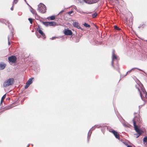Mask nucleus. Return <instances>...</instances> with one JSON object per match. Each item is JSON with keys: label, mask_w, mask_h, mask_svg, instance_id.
<instances>
[{"label": "nucleus", "mask_w": 147, "mask_h": 147, "mask_svg": "<svg viewBox=\"0 0 147 147\" xmlns=\"http://www.w3.org/2000/svg\"><path fill=\"white\" fill-rule=\"evenodd\" d=\"M14 82V80L13 78H10L5 81L3 84L4 87H7L12 85Z\"/></svg>", "instance_id": "1"}, {"label": "nucleus", "mask_w": 147, "mask_h": 147, "mask_svg": "<svg viewBox=\"0 0 147 147\" xmlns=\"http://www.w3.org/2000/svg\"><path fill=\"white\" fill-rule=\"evenodd\" d=\"M38 10L42 13H44L46 12L45 6L43 4L40 3L38 5Z\"/></svg>", "instance_id": "2"}, {"label": "nucleus", "mask_w": 147, "mask_h": 147, "mask_svg": "<svg viewBox=\"0 0 147 147\" xmlns=\"http://www.w3.org/2000/svg\"><path fill=\"white\" fill-rule=\"evenodd\" d=\"M17 58L14 55H12L9 57L8 58V61L11 64L15 63L16 61Z\"/></svg>", "instance_id": "3"}, {"label": "nucleus", "mask_w": 147, "mask_h": 147, "mask_svg": "<svg viewBox=\"0 0 147 147\" xmlns=\"http://www.w3.org/2000/svg\"><path fill=\"white\" fill-rule=\"evenodd\" d=\"M134 123V125H136V123H139L140 121V117L138 115V116H136L134 117L133 120Z\"/></svg>", "instance_id": "4"}, {"label": "nucleus", "mask_w": 147, "mask_h": 147, "mask_svg": "<svg viewBox=\"0 0 147 147\" xmlns=\"http://www.w3.org/2000/svg\"><path fill=\"white\" fill-rule=\"evenodd\" d=\"M33 78H31L28 80V81L26 82L25 87V89L27 88L32 83V80Z\"/></svg>", "instance_id": "5"}, {"label": "nucleus", "mask_w": 147, "mask_h": 147, "mask_svg": "<svg viewBox=\"0 0 147 147\" xmlns=\"http://www.w3.org/2000/svg\"><path fill=\"white\" fill-rule=\"evenodd\" d=\"M87 3L92 4L97 2L99 0H83Z\"/></svg>", "instance_id": "6"}, {"label": "nucleus", "mask_w": 147, "mask_h": 147, "mask_svg": "<svg viewBox=\"0 0 147 147\" xmlns=\"http://www.w3.org/2000/svg\"><path fill=\"white\" fill-rule=\"evenodd\" d=\"M111 132L113 133L116 138L118 139H120L119 134H118L117 131H115L113 129H112Z\"/></svg>", "instance_id": "7"}, {"label": "nucleus", "mask_w": 147, "mask_h": 147, "mask_svg": "<svg viewBox=\"0 0 147 147\" xmlns=\"http://www.w3.org/2000/svg\"><path fill=\"white\" fill-rule=\"evenodd\" d=\"M135 130L136 132L140 135L142 134V131L138 129L137 125L134 126Z\"/></svg>", "instance_id": "8"}, {"label": "nucleus", "mask_w": 147, "mask_h": 147, "mask_svg": "<svg viewBox=\"0 0 147 147\" xmlns=\"http://www.w3.org/2000/svg\"><path fill=\"white\" fill-rule=\"evenodd\" d=\"M64 34L66 35H71L72 34V32L71 30L67 29L65 30Z\"/></svg>", "instance_id": "9"}, {"label": "nucleus", "mask_w": 147, "mask_h": 147, "mask_svg": "<svg viewBox=\"0 0 147 147\" xmlns=\"http://www.w3.org/2000/svg\"><path fill=\"white\" fill-rule=\"evenodd\" d=\"M73 25L74 27L78 29L80 28L81 29L80 26V25L78 22H74L73 24Z\"/></svg>", "instance_id": "10"}, {"label": "nucleus", "mask_w": 147, "mask_h": 147, "mask_svg": "<svg viewBox=\"0 0 147 147\" xmlns=\"http://www.w3.org/2000/svg\"><path fill=\"white\" fill-rule=\"evenodd\" d=\"M39 33L43 37L44 39L45 38V35L42 30L40 29L37 30Z\"/></svg>", "instance_id": "11"}, {"label": "nucleus", "mask_w": 147, "mask_h": 147, "mask_svg": "<svg viewBox=\"0 0 147 147\" xmlns=\"http://www.w3.org/2000/svg\"><path fill=\"white\" fill-rule=\"evenodd\" d=\"M117 59V56L114 54H113V58H112V62H111V63H112V66H113V59Z\"/></svg>", "instance_id": "12"}, {"label": "nucleus", "mask_w": 147, "mask_h": 147, "mask_svg": "<svg viewBox=\"0 0 147 147\" xmlns=\"http://www.w3.org/2000/svg\"><path fill=\"white\" fill-rule=\"evenodd\" d=\"M56 23L55 22H49V26H54L56 25Z\"/></svg>", "instance_id": "13"}, {"label": "nucleus", "mask_w": 147, "mask_h": 147, "mask_svg": "<svg viewBox=\"0 0 147 147\" xmlns=\"http://www.w3.org/2000/svg\"><path fill=\"white\" fill-rule=\"evenodd\" d=\"M55 18V16H52L50 17H48L47 18L49 20H53Z\"/></svg>", "instance_id": "14"}, {"label": "nucleus", "mask_w": 147, "mask_h": 147, "mask_svg": "<svg viewBox=\"0 0 147 147\" xmlns=\"http://www.w3.org/2000/svg\"><path fill=\"white\" fill-rule=\"evenodd\" d=\"M6 94H5L2 97L1 99V105L3 102L5 98L6 97Z\"/></svg>", "instance_id": "15"}, {"label": "nucleus", "mask_w": 147, "mask_h": 147, "mask_svg": "<svg viewBox=\"0 0 147 147\" xmlns=\"http://www.w3.org/2000/svg\"><path fill=\"white\" fill-rule=\"evenodd\" d=\"M6 66V64H1V69H4L5 68Z\"/></svg>", "instance_id": "16"}, {"label": "nucleus", "mask_w": 147, "mask_h": 147, "mask_svg": "<svg viewBox=\"0 0 147 147\" xmlns=\"http://www.w3.org/2000/svg\"><path fill=\"white\" fill-rule=\"evenodd\" d=\"M10 108L8 107H5L4 109H1V112H3L5 110H7L9 109Z\"/></svg>", "instance_id": "17"}, {"label": "nucleus", "mask_w": 147, "mask_h": 147, "mask_svg": "<svg viewBox=\"0 0 147 147\" xmlns=\"http://www.w3.org/2000/svg\"><path fill=\"white\" fill-rule=\"evenodd\" d=\"M43 23L47 26H49V22H43Z\"/></svg>", "instance_id": "18"}, {"label": "nucleus", "mask_w": 147, "mask_h": 147, "mask_svg": "<svg viewBox=\"0 0 147 147\" xmlns=\"http://www.w3.org/2000/svg\"><path fill=\"white\" fill-rule=\"evenodd\" d=\"M143 141L144 144L145 142L147 143V137H146L144 138Z\"/></svg>", "instance_id": "19"}, {"label": "nucleus", "mask_w": 147, "mask_h": 147, "mask_svg": "<svg viewBox=\"0 0 147 147\" xmlns=\"http://www.w3.org/2000/svg\"><path fill=\"white\" fill-rule=\"evenodd\" d=\"M84 26L87 28H89L90 27V25L86 23H85L83 24Z\"/></svg>", "instance_id": "20"}, {"label": "nucleus", "mask_w": 147, "mask_h": 147, "mask_svg": "<svg viewBox=\"0 0 147 147\" xmlns=\"http://www.w3.org/2000/svg\"><path fill=\"white\" fill-rule=\"evenodd\" d=\"M97 13H95L92 15V16L93 18H94L97 16Z\"/></svg>", "instance_id": "21"}, {"label": "nucleus", "mask_w": 147, "mask_h": 147, "mask_svg": "<svg viewBox=\"0 0 147 147\" xmlns=\"http://www.w3.org/2000/svg\"><path fill=\"white\" fill-rule=\"evenodd\" d=\"M138 90L139 91V93H140V96H141V97L142 98L143 97H142V94L141 93V91L138 88Z\"/></svg>", "instance_id": "22"}, {"label": "nucleus", "mask_w": 147, "mask_h": 147, "mask_svg": "<svg viewBox=\"0 0 147 147\" xmlns=\"http://www.w3.org/2000/svg\"><path fill=\"white\" fill-rule=\"evenodd\" d=\"M28 20L29 21L30 23L31 24H32V22H33L32 19L31 18H29Z\"/></svg>", "instance_id": "23"}, {"label": "nucleus", "mask_w": 147, "mask_h": 147, "mask_svg": "<svg viewBox=\"0 0 147 147\" xmlns=\"http://www.w3.org/2000/svg\"><path fill=\"white\" fill-rule=\"evenodd\" d=\"M114 28L117 30H119L120 29L116 26H114Z\"/></svg>", "instance_id": "24"}, {"label": "nucleus", "mask_w": 147, "mask_h": 147, "mask_svg": "<svg viewBox=\"0 0 147 147\" xmlns=\"http://www.w3.org/2000/svg\"><path fill=\"white\" fill-rule=\"evenodd\" d=\"M18 1V0H14V3L15 4L17 3Z\"/></svg>", "instance_id": "25"}, {"label": "nucleus", "mask_w": 147, "mask_h": 147, "mask_svg": "<svg viewBox=\"0 0 147 147\" xmlns=\"http://www.w3.org/2000/svg\"><path fill=\"white\" fill-rule=\"evenodd\" d=\"M31 11L32 12V13H33V14L35 13V11L33 9V10Z\"/></svg>", "instance_id": "26"}, {"label": "nucleus", "mask_w": 147, "mask_h": 147, "mask_svg": "<svg viewBox=\"0 0 147 147\" xmlns=\"http://www.w3.org/2000/svg\"><path fill=\"white\" fill-rule=\"evenodd\" d=\"M125 145L127 146V147H132V146H130V145H128V144H125Z\"/></svg>", "instance_id": "27"}, {"label": "nucleus", "mask_w": 147, "mask_h": 147, "mask_svg": "<svg viewBox=\"0 0 147 147\" xmlns=\"http://www.w3.org/2000/svg\"><path fill=\"white\" fill-rule=\"evenodd\" d=\"M73 12V11H70L68 13L69 14H71V13H72Z\"/></svg>", "instance_id": "28"}, {"label": "nucleus", "mask_w": 147, "mask_h": 147, "mask_svg": "<svg viewBox=\"0 0 147 147\" xmlns=\"http://www.w3.org/2000/svg\"><path fill=\"white\" fill-rule=\"evenodd\" d=\"M8 45H10V42L9 40L8 41Z\"/></svg>", "instance_id": "29"}, {"label": "nucleus", "mask_w": 147, "mask_h": 147, "mask_svg": "<svg viewBox=\"0 0 147 147\" xmlns=\"http://www.w3.org/2000/svg\"><path fill=\"white\" fill-rule=\"evenodd\" d=\"M63 11H61L60 12V13H62L63 12Z\"/></svg>", "instance_id": "30"}, {"label": "nucleus", "mask_w": 147, "mask_h": 147, "mask_svg": "<svg viewBox=\"0 0 147 147\" xmlns=\"http://www.w3.org/2000/svg\"><path fill=\"white\" fill-rule=\"evenodd\" d=\"M140 136V135H139H139L138 136H137L136 137L137 138L139 136Z\"/></svg>", "instance_id": "31"}, {"label": "nucleus", "mask_w": 147, "mask_h": 147, "mask_svg": "<svg viewBox=\"0 0 147 147\" xmlns=\"http://www.w3.org/2000/svg\"><path fill=\"white\" fill-rule=\"evenodd\" d=\"M13 8H11V10H13Z\"/></svg>", "instance_id": "32"}, {"label": "nucleus", "mask_w": 147, "mask_h": 147, "mask_svg": "<svg viewBox=\"0 0 147 147\" xmlns=\"http://www.w3.org/2000/svg\"><path fill=\"white\" fill-rule=\"evenodd\" d=\"M131 71H128V72H127V73H128V72H129V73H130V72H131Z\"/></svg>", "instance_id": "33"}, {"label": "nucleus", "mask_w": 147, "mask_h": 147, "mask_svg": "<svg viewBox=\"0 0 147 147\" xmlns=\"http://www.w3.org/2000/svg\"><path fill=\"white\" fill-rule=\"evenodd\" d=\"M27 147H28V146Z\"/></svg>", "instance_id": "34"}]
</instances>
